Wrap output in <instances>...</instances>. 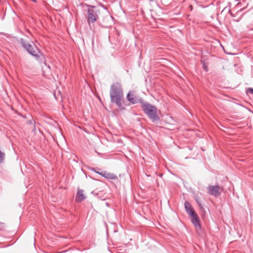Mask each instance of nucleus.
Masks as SVG:
<instances>
[{"label":"nucleus","instance_id":"obj_8","mask_svg":"<svg viewBox=\"0 0 253 253\" xmlns=\"http://www.w3.org/2000/svg\"><path fill=\"white\" fill-rule=\"evenodd\" d=\"M98 174L107 179L115 180L117 179L118 178L117 175L115 174L106 171H101V172L98 173Z\"/></svg>","mask_w":253,"mask_h":253},{"label":"nucleus","instance_id":"obj_12","mask_svg":"<svg viewBox=\"0 0 253 253\" xmlns=\"http://www.w3.org/2000/svg\"><path fill=\"white\" fill-rule=\"evenodd\" d=\"M248 92H250L251 93H253V88H249L247 90Z\"/></svg>","mask_w":253,"mask_h":253},{"label":"nucleus","instance_id":"obj_3","mask_svg":"<svg viewBox=\"0 0 253 253\" xmlns=\"http://www.w3.org/2000/svg\"><path fill=\"white\" fill-rule=\"evenodd\" d=\"M141 107L143 112L152 122H154L160 120V118L157 114L158 110L155 106L143 101L141 104Z\"/></svg>","mask_w":253,"mask_h":253},{"label":"nucleus","instance_id":"obj_11","mask_svg":"<svg viewBox=\"0 0 253 253\" xmlns=\"http://www.w3.org/2000/svg\"><path fill=\"white\" fill-rule=\"evenodd\" d=\"M5 158V154L4 152L0 150V163L3 162Z\"/></svg>","mask_w":253,"mask_h":253},{"label":"nucleus","instance_id":"obj_5","mask_svg":"<svg viewBox=\"0 0 253 253\" xmlns=\"http://www.w3.org/2000/svg\"><path fill=\"white\" fill-rule=\"evenodd\" d=\"M126 99L128 102L132 104L139 103L141 105L144 101L141 98L137 95L134 90L128 91L126 95Z\"/></svg>","mask_w":253,"mask_h":253},{"label":"nucleus","instance_id":"obj_14","mask_svg":"<svg viewBox=\"0 0 253 253\" xmlns=\"http://www.w3.org/2000/svg\"><path fill=\"white\" fill-rule=\"evenodd\" d=\"M203 64H204V65H205L204 62H203ZM203 66H204V65H203ZM204 68L206 71H207V67L206 66H204Z\"/></svg>","mask_w":253,"mask_h":253},{"label":"nucleus","instance_id":"obj_7","mask_svg":"<svg viewBox=\"0 0 253 253\" xmlns=\"http://www.w3.org/2000/svg\"><path fill=\"white\" fill-rule=\"evenodd\" d=\"M191 217V221L193 225L195 226V228L197 230L201 229V223L199 218L196 213H194L193 214L190 215Z\"/></svg>","mask_w":253,"mask_h":253},{"label":"nucleus","instance_id":"obj_10","mask_svg":"<svg viewBox=\"0 0 253 253\" xmlns=\"http://www.w3.org/2000/svg\"><path fill=\"white\" fill-rule=\"evenodd\" d=\"M84 191L82 189H79L78 191V193L76 196V200L77 202H81L84 200L85 196H84Z\"/></svg>","mask_w":253,"mask_h":253},{"label":"nucleus","instance_id":"obj_16","mask_svg":"<svg viewBox=\"0 0 253 253\" xmlns=\"http://www.w3.org/2000/svg\"><path fill=\"white\" fill-rule=\"evenodd\" d=\"M32 1H34V2H36V0H32Z\"/></svg>","mask_w":253,"mask_h":253},{"label":"nucleus","instance_id":"obj_2","mask_svg":"<svg viewBox=\"0 0 253 253\" xmlns=\"http://www.w3.org/2000/svg\"><path fill=\"white\" fill-rule=\"evenodd\" d=\"M20 42L22 47L25 49L29 53L34 56L38 60H40L41 61H42V59L44 60L43 55L33 42L32 44L29 43L23 39L20 40Z\"/></svg>","mask_w":253,"mask_h":253},{"label":"nucleus","instance_id":"obj_4","mask_svg":"<svg viewBox=\"0 0 253 253\" xmlns=\"http://www.w3.org/2000/svg\"><path fill=\"white\" fill-rule=\"evenodd\" d=\"M86 19L88 24L90 26L91 23H94L99 19L100 9L96 6L87 5Z\"/></svg>","mask_w":253,"mask_h":253},{"label":"nucleus","instance_id":"obj_1","mask_svg":"<svg viewBox=\"0 0 253 253\" xmlns=\"http://www.w3.org/2000/svg\"><path fill=\"white\" fill-rule=\"evenodd\" d=\"M110 96L112 103H115L121 110L126 109V108L123 106L124 92L121 83L115 82L111 85Z\"/></svg>","mask_w":253,"mask_h":253},{"label":"nucleus","instance_id":"obj_15","mask_svg":"<svg viewBox=\"0 0 253 253\" xmlns=\"http://www.w3.org/2000/svg\"><path fill=\"white\" fill-rule=\"evenodd\" d=\"M93 170L96 173H100L101 172H99V171H96L94 169H93Z\"/></svg>","mask_w":253,"mask_h":253},{"label":"nucleus","instance_id":"obj_13","mask_svg":"<svg viewBox=\"0 0 253 253\" xmlns=\"http://www.w3.org/2000/svg\"><path fill=\"white\" fill-rule=\"evenodd\" d=\"M196 202H197L198 204L199 205V206H200V207H201V203H200V201H199V198H196Z\"/></svg>","mask_w":253,"mask_h":253},{"label":"nucleus","instance_id":"obj_9","mask_svg":"<svg viewBox=\"0 0 253 253\" xmlns=\"http://www.w3.org/2000/svg\"><path fill=\"white\" fill-rule=\"evenodd\" d=\"M184 206L185 210L186 211L187 213L191 215L195 213V211L193 210L191 204L187 201H186L184 203Z\"/></svg>","mask_w":253,"mask_h":253},{"label":"nucleus","instance_id":"obj_6","mask_svg":"<svg viewBox=\"0 0 253 253\" xmlns=\"http://www.w3.org/2000/svg\"><path fill=\"white\" fill-rule=\"evenodd\" d=\"M207 190L209 195L217 197L220 195L222 188L218 185H209Z\"/></svg>","mask_w":253,"mask_h":253}]
</instances>
